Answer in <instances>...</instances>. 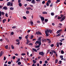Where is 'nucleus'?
Wrapping results in <instances>:
<instances>
[{"label":"nucleus","instance_id":"nucleus-1","mask_svg":"<svg viewBox=\"0 0 66 66\" xmlns=\"http://www.w3.org/2000/svg\"><path fill=\"white\" fill-rule=\"evenodd\" d=\"M39 55H42V56H44V55H45V53H44L43 52H39Z\"/></svg>","mask_w":66,"mask_h":66},{"label":"nucleus","instance_id":"nucleus-2","mask_svg":"<svg viewBox=\"0 0 66 66\" xmlns=\"http://www.w3.org/2000/svg\"><path fill=\"white\" fill-rule=\"evenodd\" d=\"M36 33L37 35H39V34H40V35H42V34L39 31H38L37 32H36Z\"/></svg>","mask_w":66,"mask_h":66},{"label":"nucleus","instance_id":"nucleus-3","mask_svg":"<svg viewBox=\"0 0 66 66\" xmlns=\"http://www.w3.org/2000/svg\"><path fill=\"white\" fill-rule=\"evenodd\" d=\"M65 16H64L63 17L61 20H60V21H61V22H62L65 19Z\"/></svg>","mask_w":66,"mask_h":66},{"label":"nucleus","instance_id":"nucleus-4","mask_svg":"<svg viewBox=\"0 0 66 66\" xmlns=\"http://www.w3.org/2000/svg\"><path fill=\"white\" fill-rule=\"evenodd\" d=\"M40 18H41V19L42 21H44V20H45V18L43 16H41L40 17Z\"/></svg>","mask_w":66,"mask_h":66},{"label":"nucleus","instance_id":"nucleus-5","mask_svg":"<svg viewBox=\"0 0 66 66\" xmlns=\"http://www.w3.org/2000/svg\"><path fill=\"white\" fill-rule=\"evenodd\" d=\"M62 29L60 30L57 31L56 32L57 34H58V33H59L60 32H61V31H62Z\"/></svg>","mask_w":66,"mask_h":66},{"label":"nucleus","instance_id":"nucleus-6","mask_svg":"<svg viewBox=\"0 0 66 66\" xmlns=\"http://www.w3.org/2000/svg\"><path fill=\"white\" fill-rule=\"evenodd\" d=\"M11 4V2H8L7 3V6H10Z\"/></svg>","mask_w":66,"mask_h":66},{"label":"nucleus","instance_id":"nucleus-7","mask_svg":"<svg viewBox=\"0 0 66 66\" xmlns=\"http://www.w3.org/2000/svg\"><path fill=\"white\" fill-rule=\"evenodd\" d=\"M31 3H33V4H35V0H32L31 2Z\"/></svg>","mask_w":66,"mask_h":66},{"label":"nucleus","instance_id":"nucleus-8","mask_svg":"<svg viewBox=\"0 0 66 66\" xmlns=\"http://www.w3.org/2000/svg\"><path fill=\"white\" fill-rule=\"evenodd\" d=\"M45 32L46 34V36H49V34H48V32H47L46 31H45Z\"/></svg>","mask_w":66,"mask_h":66},{"label":"nucleus","instance_id":"nucleus-9","mask_svg":"<svg viewBox=\"0 0 66 66\" xmlns=\"http://www.w3.org/2000/svg\"><path fill=\"white\" fill-rule=\"evenodd\" d=\"M3 9L4 10H7V7L6 6L4 7H3Z\"/></svg>","mask_w":66,"mask_h":66},{"label":"nucleus","instance_id":"nucleus-10","mask_svg":"<svg viewBox=\"0 0 66 66\" xmlns=\"http://www.w3.org/2000/svg\"><path fill=\"white\" fill-rule=\"evenodd\" d=\"M26 9L27 10H31V8L30 7H28Z\"/></svg>","mask_w":66,"mask_h":66},{"label":"nucleus","instance_id":"nucleus-11","mask_svg":"<svg viewBox=\"0 0 66 66\" xmlns=\"http://www.w3.org/2000/svg\"><path fill=\"white\" fill-rule=\"evenodd\" d=\"M47 41H48V43H51V40H50V39H47Z\"/></svg>","mask_w":66,"mask_h":66},{"label":"nucleus","instance_id":"nucleus-12","mask_svg":"<svg viewBox=\"0 0 66 66\" xmlns=\"http://www.w3.org/2000/svg\"><path fill=\"white\" fill-rule=\"evenodd\" d=\"M42 13L43 14H47V12H46L44 11L42 12Z\"/></svg>","mask_w":66,"mask_h":66},{"label":"nucleus","instance_id":"nucleus-13","mask_svg":"<svg viewBox=\"0 0 66 66\" xmlns=\"http://www.w3.org/2000/svg\"><path fill=\"white\" fill-rule=\"evenodd\" d=\"M32 50L35 52H37V50L35 48H32Z\"/></svg>","mask_w":66,"mask_h":66},{"label":"nucleus","instance_id":"nucleus-14","mask_svg":"<svg viewBox=\"0 0 66 66\" xmlns=\"http://www.w3.org/2000/svg\"><path fill=\"white\" fill-rule=\"evenodd\" d=\"M56 46L57 47H59V42H57V43Z\"/></svg>","mask_w":66,"mask_h":66},{"label":"nucleus","instance_id":"nucleus-15","mask_svg":"<svg viewBox=\"0 0 66 66\" xmlns=\"http://www.w3.org/2000/svg\"><path fill=\"white\" fill-rule=\"evenodd\" d=\"M19 5L20 7H21V6H22V4H21V3H19Z\"/></svg>","mask_w":66,"mask_h":66},{"label":"nucleus","instance_id":"nucleus-16","mask_svg":"<svg viewBox=\"0 0 66 66\" xmlns=\"http://www.w3.org/2000/svg\"><path fill=\"white\" fill-rule=\"evenodd\" d=\"M6 21V19H3V23H5V21Z\"/></svg>","mask_w":66,"mask_h":66},{"label":"nucleus","instance_id":"nucleus-17","mask_svg":"<svg viewBox=\"0 0 66 66\" xmlns=\"http://www.w3.org/2000/svg\"><path fill=\"white\" fill-rule=\"evenodd\" d=\"M13 2H11L10 3V6H13Z\"/></svg>","mask_w":66,"mask_h":66},{"label":"nucleus","instance_id":"nucleus-18","mask_svg":"<svg viewBox=\"0 0 66 66\" xmlns=\"http://www.w3.org/2000/svg\"><path fill=\"white\" fill-rule=\"evenodd\" d=\"M32 61L34 64H35V63H36V61L34 60H33Z\"/></svg>","mask_w":66,"mask_h":66},{"label":"nucleus","instance_id":"nucleus-19","mask_svg":"<svg viewBox=\"0 0 66 66\" xmlns=\"http://www.w3.org/2000/svg\"><path fill=\"white\" fill-rule=\"evenodd\" d=\"M42 39V37H39V41H42V40H41V39Z\"/></svg>","mask_w":66,"mask_h":66},{"label":"nucleus","instance_id":"nucleus-20","mask_svg":"<svg viewBox=\"0 0 66 66\" xmlns=\"http://www.w3.org/2000/svg\"><path fill=\"white\" fill-rule=\"evenodd\" d=\"M40 47V45H38L37 46L36 45L35 46V48H39Z\"/></svg>","mask_w":66,"mask_h":66},{"label":"nucleus","instance_id":"nucleus-21","mask_svg":"<svg viewBox=\"0 0 66 66\" xmlns=\"http://www.w3.org/2000/svg\"><path fill=\"white\" fill-rule=\"evenodd\" d=\"M38 44L39 46L41 45V44H42V43H41V41H39V42Z\"/></svg>","mask_w":66,"mask_h":66},{"label":"nucleus","instance_id":"nucleus-22","mask_svg":"<svg viewBox=\"0 0 66 66\" xmlns=\"http://www.w3.org/2000/svg\"><path fill=\"white\" fill-rule=\"evenodd\" d=\"M60 35H61V34L59 33L58 35H56V37H57V36H60Z\"/></svg>","mask_w":66,"mask_h":66},{"label":"nucleus","instance_id":"nucleus-23","mask_svg":"<svg viewBox=\"0 0 66 66\" xmlns=\"http://www.w3.org/2000/svg\"><path fill=\"white\" fill-rule=\"evenodd\" d=\"M60 2V0H57L56 1V3H57L58 2Z\"/></svg>","mask_w":66,"mask_h":66},{"label":"nucleus","instance_id":"nucleus-24","mask_svg":"<svg viewBox=\"0 0 66 66\" xmlns=\"http://www.w3.org/2000/svg\"><path fill=\"white\" fill-rule=\"evenodd\" d=\"M48 19H45V22H48Z\"/></svg>","mask_w":66,"mask_h":66},{"label":"nucleus","instance_id":"nucleus-25","mask_svg":"<svg viewBox=\"0 0 66 66\" xmlns=\"http://www.w3.org/2000/svg\"><path fill=\"white\" fill-rule=\"evenodd\" d=\"M5 48L6 49H8V46L7 45H6V46H5Z\"/></svg>","mask_w":66,"mask_h":66},{"label":"nucleus","instance_id":"nucleus-26","mask_svg":"<svg viewBox=\"0 0 66 66\" xmlns=\"http://www.w3.org/2000/svg\"><path fill=\"white\" fill-rule=\"evenodd\" d=\"M51 51L52 52H53L54 53H56V52L54 51V50H52Z\"/></svg>","mask_w":66,"mask_h":66},{"label":"nucleus","instance_id":"nucleus-27","mask_svg":"<svg viewBox=\"0 0 66 66\" xmlns=\"http://www.w3.org/2000/svg\"><path fill=\"white\" fill-rule=\"evenodd\" d=\"M31 25H33V22L31 21L30 22Z\"/></svg>","mask_w":66,"mask_h":66},{"label":"nucleus","instance_id":"nucleus-28","mask_svg":"<svg viewBox=\"0 0 66 66\" xmlns=\"http://www.w3.org/2000/svg\"><path fill=\"white\" fill-rule=\"evenodd\" d=\"M61 53L62 54H64V52L63 50H61Z\"/></svg>","mask_w":66,"mask_h":66},{"label":"nucleus","instance_id":"nucleus-29","mask_svg":"<svg viewBox=\"0 0 66 66\" xmlns=\"http://www.w3.org/2000/svg\"><path fill=\"white\" fill-rule=\"evenodd\" d=\"M21 62H18V65H21Z\"/></svg>","mask_w":66,"mask_h":66},{"label":"nucleus","instance_id":"nucleus-30","mask_svg":"<svg viewBox=\"0 0 66 66\" xmlns=\"http://www.w3.org/2000/svg\"><path fill=\"white\" fill-rule=\"evenodd\" d=\"M2 51H1V53H0V56H2Z\"/></svg>","mask_w":66,"mask_h":66},{"label":"nucleus","instance_id":"nucleus-31","mask_svg":"<svg viewBox=\"0 0 66 66\" xmlns=\"http://www.w3.org/2000/svg\"><path fill=\"white\" fill-rule=\"evenodd\" d=\"M49 32L50 33H51L52 32V30H51V29H49Z\"/></svg>","mask_w":66,"mask_h":66},{"label":"nucleus","instance_id":"nucleus-32","mask_svg":"<svg viewBox=\"0 0 66 66\" xmlns=\"http://www.w3.org/2000/svg\"><path fill=\"white\" fill-rule=\"evenodd\" d=\"M26 14H29V11H26Z\"/></svg>","mask_w":66,"mask_h":66},{"label":"nucleus","instance_id":"nucleus-33","mask_svg":"<svg viewBox=\"0 0 66 66\" xmlns=\"http://www.w3.org/2000/svg\"><path fill=\"white\" fill-rule=\"evenodd\" d=\"M11 47L12 49H14V46H13V45H11Z\"/></svg>","mask_w":66,"mask_h":66},{"label":"nucleus","instance_id":"nucleus-34","mask_svg":"<svg viewBox=\"0 0 66 66\" xmlns=\"http://www.w3.org/2000/svg\"><path fill=\"white\" fill-rule=\"evenodd\" d=\"M57 19H62V18H61L60 16H58V18H57Z\"/></svg>","mask_w":66,"mask_h":66},{"label":"nucleus","instance_id":"nucleus-35","mask_svg":"<svg viewBox=\"0 0 66 66\" xmlns=\"http://www.w3.org/2000/svg\"><path fill=\"white\" fill-rule=\"evenodd\" d=\"M10 10H14V7L12 8V7H11L10 8Z\"/></svg>","mask_w":66,"mask_h":66},{"label":"nucleus","instance_id":"nucleus-36","mask_svg":"<svg viewBox=\"0 0 66 66\" xmlns=\"http://www.w3.org/2000/svg\"><path fill=\"white\" fill-rule=\"evenodd\" d=\"M58 61V60H57V59H56L55 61V63L56 64V63H57Z\"/></svg>","mask_w":66,"mask_h":66},{"label":"nucleus","instance_id":"nucleus-37","mask_svg":"<svg viewBox=\"0 0 66 66\" xmlns=\"http://www.w3.org/2000/svg\"><path fill=\"white\" fill-rule=\"evenodd\" d=\"M23 18L24 19H27V18L26 16H23Z\"/></svg>","mask_w":66,"mask_h":66},{"label":"nucleus","instance_id":"nucleus-38","mask_svg":"<svg viewBox=\"0 0 66 66\" xmlns=\"http://www.w3.org/2000/svg\"><path fill=\"white\" fill-rule=\"evenodd\" d=\"M51 15H52V16H53V15H54V13H51Z\"/></svg>","mask_w":66,"mask_h":66},{"label":"nucleus","instance_id":"nucleus-39","mask_svg":"<svg viewBox=\"0 0 66 66\" xmlns=\"http://www.w3.org/2000/svg\"><path fill=\"white\" fill-rule=\"evenodd\" d=\"M46 31L48 33H49V30L48 29H47L46 31Z\"/></svg>","mask_w":66,"mask_h":66},{"label":"nucleus","instance_id":"nucleus-40","mask_svg":"<svg viewBox=\"0 0 66 66\" xmlns=\"http://www.w3.org/2000/svg\"><path fill=\"white\" fill-rule=\"evenodd\" d=\"M11 64V61H9L8 62V64L9 65H10Z\"/></svg>","mask_w":66,"mask_h":66},{"label":"nucleus","instance_id":"nucleus-41","mask_svg":"<svg viewBox=\"0 0 66 66\" xmlns=\"http://www.w3.org/2000/svg\"><path fill=\"white\" fill-rule=\"evenodd\" d=\"M59 44L60 46H62V45L63 44L61 42H60Z\"/></svg>","mask_w":66,"mask_h":66},{"label":"nucleus","instance_id":"nucleus-42","mask_svg":"<svg viewBox=\"0 0 66 66\" xmlns=\"http://www.w3.org/2000/svg\"><path fill=\"white\" fill-rule=\"evenodd\" d=\"M16 42H20V40L18 39H17L16 40Z\"/></svg>","mask_w":66,"mask_h":66},{"label":"nucleus","instance_id":"nucleus-43","mask_svg":"<svg viewBox=\"0 0 66 66\" xmlns=\"http://www.w3.org/2000/svg\"><path fill=\"white\" fill-rule=\"evenodd\" d=\"M33 37V35H32L31 36L30 39H32Z\"/></svg>","mask_w":66,"mask_h":66},{"label":"nucleus","instance_id":"nucleus-44","mask_svg":"<svg viewBox=\"0 0 66 66\" xmlns=\"http://www.w3.org/2000/svg\"><path fill=\"white\" fill-rule=\"evenodd\" d=\"M21 55H23V56L25 55H26V54L24 53H22L21 54Z\"/></svg>","mask_w":66,"mask_h":66},{"label":"nucleus","instance_id":"nucleus-45","mask_svg":"<svg viewBox=\"0 0 66 66\" xmlns=\"http://www.w3.org/2000/svg\"><path fill=\"white\" fill-rule=\"evenodd\" d=\"M44 42H46L47 41V39H44Z\"/></svg>","mask_w":66,"mask_h":66},{"label":"nucleus","instance_id":"nucleus-46","mask_svg":"<svg viewBox=\"0 0 66 66\" xmlns=\"http://www.w3.org/2000/svg\"><path fill=\"white\" fill-rule=\"evenodd\" d=\"M53 6V3H52L50 5V7H52Z\"/></svg>","mask_w":66,"mask_h":66},{"label":"nucleus","instance_id":"nucleus-47","mask_svg":"<svg viewBox=\"0 0 66 66\" xmlns=\"http://www.w3.org/2000/svg\"><path fill=\"white\" fill-rule=\"evenodd\" d=\"M15 57H16V56H13L12 57V59H13V60H14Z\"/></svg>","mask_w":66,"mask_h":66},{"label":"nucleus","instance_id":"nucleus-48","mask_svg":"<svg viewBox=\"0 0 66 66\" xmlns=\"http://www.w3.org/2000/svg\"><path fill=\"white\" fill-rule=\"evenodd\" d=\"M19 39H20V40H21V39H22V37H19Z\"/></svg>","mask_w":66,"mask_h":66},{"label":"nucleus","instance_id":"nucleus-49","mask_svg":"<svg viewBox=\"0 0 66 66\" xmlns=\"http://www.w3.org/2000/svg\"><path fill=\"white\" fill-rule=\"evenodd\" d=\"M16 28V26H13V27H12V29H15V28Z\"/></svg>","mask_w":66,"mask_h":66},{"label":"nucleus","instance_id":"nucleus-50","mask_svg":"<svg viewBox=\"0 0 66 66\" xmlns=\"http://www.w3.org/2000/svg\"><path fill=\"white\" fill-rule=\"evenodd\" d=\"M36 42L37 43V44H39V41H36Z\"/></svg>","mask_w":66,"mask_h":66},{"label":"nucleus","instance_id":"nucleus-51","mask_svg":"<svg viewBox=\"0 0 66 66\" xmlns=\"http://www.w3.org/2000/svg\"><path fill=\"white\" fill-rule=\"evenodd\" d=\"M45 64H47V63H48V61L46 60L45 61Z\"/></svg>","mask_w":66,"mask_h":66},{"label":"nucleus","instance_id":"nucleus-52","mask_svg":"<svg viewBox=\"0 0 66 66\" xmlns=\"http://www.w3.org/2000/svg\"><path fill=\"white\" fill-rule=\"evenodd\" d=\"M51 47H53L54 46V45L53 44H51Z\"/></svg>","mask_w":66,"mask_h":66},{"label":"nucleus","instance_id":"nucleus-53","mask_svg":"<svg viewBox=\"0 0 66 66\" xmlns=\"http://www.w3.org/2000/svg\"><path fill=\"white\" fill-rule=\"evenodd\" d=\"M59 64H61V63H62V61H59Z\"/></svg>","mask_w":66,"mask_h":66},{"label":"nucleus","instance_id":"nucleus-54","mask_svg":"<svg viewBox=\"0 0 66 66\" xmlns=\"http://www.w3.org/2000/svg\"><path fill=\"white\" fill-rule=\"evenodd\" d=\"M16 45H19L20 44V42H18V43L16 44Z\"/></svg>","mask_w":66,"mask_h":66},{"label":"nucleus","instance_id":"nucleus-55","mask_svg":"<svg viewBox=\"0 0 66 66\" xmlns=\"http://www.w3.org/2000/svg\"><path fill=\"white\" fill-rule=\"evenodd\" d=\"M29 6H31V7H33V5H29Z\"/></svg>","mask_w":66,"mask_h":66},{"label":"nucleus","instance_id":"nucleus-56","mask_svg":"<svg viewBox=\"0 0 66 66\" xmlns=\"http://www.w3.org/2000/svg\"><path fill=\"white\" fill-rule=\"evenodd\" d=\"M45 1H43L42 2V4H45Z\"/></svg>","mask_w":66,"mask_h":66},{"label":"nucleus","instance_id":"nucleus-57","mask_svg":"<svg viewBox=\"0 0 66 66\" xmlns=\"http://www.w3.org/2000/svg\"><path fill=\"white\" fill-rule=\"evenodd\" d=\"M51 1H50V0H49V1H47V3H48V2H49V3H51Z\"/></svg>","mask_w":66,"mask_h":66},{"label":"nucleus","instance_id":"nucleus-58","mask_svg":"<svg viewBox=\"0 0 66 66\" xmlns=\"http://www.w3.org/2000/svg\"><path fill=\"white\" fill-rule=\"evenodd\" d=\"M60 16H61V17L62 18L63 17L64 15L61 14L60 15Z\"/></svg>","mask_w":66,"mask_h":66},{"label":"nucleus","instance_id":"nucleus-59","mask_svg":"<svg viewBox=\"0 0 66 66\" xmlns=\"http://www.w3.org/2000/svg\"><path fill=\"white\" fill-rule=\"evenodd\" d=\"M27 1H29V2H31L32 0H26Z\"/></svg>","mask_w":66,"mask_h":66},{"label":"nucleus","instance_id":"nucleus-60","mask_svg":"<svg viewBox=\"0 0 66 66\" xmlns=\"http://www.w3.org/2000/svg\"><path fill=\"white\" fill-rule=\"evenodd\" d=\"M46 5L47 6H49V3H48V2L46 3Z\"/></svg>","mask_w":66,"mask_h":66},{"label":"nucleus","instance_id":"nucleus-61","mask_svg":"<svg viewBox=\"0 0 66 66\" xmlns=\"http://www.w3.org/2000/svg\"><path fill=\"white\" fill-rule=\"evenodd\" d=\"M5 13H4V12H2V15H3Z\"/></svg>","mask_w":66,"mask_h":66},{"label":"nucleus","instance_id":"nucleus-62","mask_svg":"<svg viewBox=\"0 0 66 66\" xmlns=\"http://www.w3.org/2000/svg\"><path fill=\"white\" fill-rule=\"evenodd\" d=\"M60 58H63V56L62 55H60Z\"/></svg>","mask_w":66,"mask_h":66},{"label":"nucleus","instance_id":"nucleus-63","mask_svg":"<svg viewBox=\"0 0 66 66\" xmlns=\"http://www.w3.org/2000/svg\"><path fill=\"white\" fill-rule=\"evenodd\" d=\"M18 3H20V2H21V0H18Z\"/></svg>","mask_w":66,"mask_h":66},{"label":"nucleus","instance_id":"nucleus-64","mask_svg":"<svg viewBox=\"0 0 66 66\" xmlns=\"http://www.w3.org/2000/svg\"><path fill=\"white\" fill-rule=\"evenodd\" d=\"M59 24L60 26H62L63 25V24L61 23H59Z\"/></svg>","mask_w":66,"mask_h":66}]
</instances>
